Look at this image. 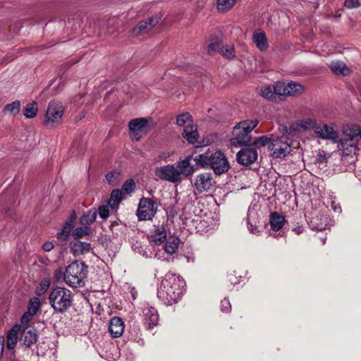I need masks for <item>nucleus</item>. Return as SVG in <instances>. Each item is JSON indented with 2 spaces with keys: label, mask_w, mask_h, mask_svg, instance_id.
I'll return each instance as SVG.
<instances>
[{
  "label": "nucleus",
  "mask_w": 361,
  "mask_h": 361,
  "mask_svg": "<svg viewBox=\"0 0 361 361\" xmlns=\"http://www.w3.org/2000/svg\"><path fill=\"white\" fill-rule=\"evenodd\" d=\"M87 275V266L83 262L74 261L66 269L63 281L71 287H82Z\"/></svg>",
  "instance_id": "obj_3"
},
{
  "label": "nucleus",
  "mask_w": 361,
  "mask_h": 361,
  "mask_svg": "<svg viewBox=\"0 0 361 361\" xmlns=\"http://www.w3.org/2000/svg\"><path fill=\"white\" fill-rule=\"evenodd\" d=\"M221 48V44L219 42H212L208 45V52L211 54L219 51L220 53Z\"/></svg>",
  "instance_id": "obj_48"
},
{
  "label": "nucleus",
  "mask_w": 361,
  "mask_h": 361,
  "mask_svg": "<svg viewBox=\"0 0 361 361\" xmlns=\"http://www.w3.org/2000/svg\"><path fill=\"white\" fill-rule=\"evenodd\" d=\"M176 123L179 126H183V137L190 144L197 142V128L193 124L192 116L188 112L183 113L177 116Z\"/></svg>",
  "instance_id": "obj_6"
},
{
  "label": "nucleus",
  "mask_w": 361,
  "mask_h": 361,
  "mask_svg": "<svg viewBox=\"0 0 361 361\" xmlns=\"http://www.w3.org/2000/svg\"><path fill=\"white\" fill-rule=\"evenodd\" d=\"M97 218V211L94 209L90 210L80 219V223L84 226H88L93 223Z\"/></svg>",
  "instance_id": "obj_37"
},
{
  "label": "nucleus",
  "mask_w": 361,
  "mask_h": 361,
  "mask_svg": "<svg viewBox=\"0 0 361 361\" xmlns=\"http://www.w3.org/2000/svg\"><path fill=\"white\" fill-rule=\"evenodd\" d=\"M54 248V245L51 242H47L43 245L44 250L49 252L51 251Z\"/></svg>",
  "instance_id": "obj_53"
},
{
  "label": "nucleus",
  "mask_w": 361,
  "mask_h": 361,
  "mask_svg": "<svg viewBox=\"0 0 361 361\" xmlns=\"http://www.w3.org/2000/svg\"><path fill=\"white\" fill-rule=\"evenodd\" d=\"M130 136L133 140L138 141L150 130L149 121L145 118L133 119L128 124Z\"/></svg>",
  "instance_id": "obj_9"
},
{
  "label": "nucleus",
  "mask_w": 361,
  "mask_h": 361,
  "mask_svg": "<svg viewBox=\"0 0 361 361\" xmlns=\"http://www.w3.org/2000/svg\"><path fill=\"white\" fill-rule=\"evenodd\" d=\"M4 343L5 340L3 336H0V358L3 355L4 349Z\"/></svg>",
  "instance_id": "obj_55"
},
{
  "label": "nucleus",
  "mask_w": 361,
  "mask_h": 361,
  "mask_svg": "<svg viewBox=\"0 0 361 361\" xmlns=\"http://www.w3.org/2000/svg\"><path fill=\"white\" fill-rule=\"evenodd\" d=\"M212 176L209 173H203L198 174L194 182L195 188L200 192L209 190L212 186Z\"/></svg>",
  "instance_id": "obj_18"
},
{
  "label": "nucleus",
  "mask_w": 361,
  "mask_h": 361,
  "mask_svg": "<svg viewBox=\"0 0 361 361\" xmlns=\"http://www.w3.org/2000/svg\"><path fill=\"white\" fill-rule=\"evenodd\" d=\"M291 140L286 136L271 137L268 148L271 156L276 158L284 157L291 151Z\"/></svg>",
  "instance_id": "obj_7"
},
{
  "label": "nucleus",
  "mask_w": 361,
  "mask_h": 361,
  "mask_svg": "<svg viewBox=\"0 0 361 361\" xmlns=\"http://www.w3.org/2000/svg\"><path fill=\"white\" fill-rule=\"evenodd\" d=\"M74 219L75 217L72 218L70 221L66 222L63 228V229L57 233L58 238L65 240L67 239L68 235H70L71 231H72L74 226Z\"/></svg>",
  "instance_id": "obj_35"
},
{
  "label": "nucleus",
  "mask_w": 361,
  "mask_h": 361,
  "mask_svg": "<svg viewBox=\"0 0 361 361\" xmlns=\"http://www.w3.org/2000/svg\"><path fill=\"white\" fill-rule=\"evenodd\" d=\"M187 259H188V262H190V258H189V257H187Z\"/></svg>",
  "instance_id": "obj_59"
},
{
  "label": "nucleus",
  "mask_w": 361,
  "mask_h": 361,
  "mask_svg": "<svg viewBox=\"0 0 361 361\" xmlns=\"http://www.w3.org/2000/svg\"><path fill=\"white\" fill-rule=\"evenodd\" d=\"M135 184L133 179L127 180L123 185L121 188L122 193L125 195L130 194L135 189Z\"/></svg>",
  "instance_id": "obj_45"
},
{
  "label": "nucleus",
  "mask_w": 361,
  "mask_h": 361,
  "mask_svg": "<svg viewBox=\"0 0 361 361\" xmlns=\"http://www.w3.org/2000/svg\"><path fill=\"white\" fill-rule=\"evenodd\" d=\"M50 286V280L49 279H44L40 282L39 285L36 288V294L38 295H42L44 294Z\"/></svg>",
  "instance_id": "obj_44"
},
{
  "label": "nucleus",
  "mask_w": 361,
  "mask_h": 361,
  "mask_svg": "<svg viewBox=\"0 0 361 361\" xmlns=\"http://www.w3.org/2000/svg\"><path fill=\"white\" fill-rule=\"evenodd\" d=\"M154 174L157 178L169 183H177L181 182L178 169L174 164L157 167L154 169Z\"/></svg>",
  "instance_id": "obj_10"
},
{
  "label": "nucleus",
  "mask_w": 361,
  "mask_h": 361,
  "mask_svg": "<svg viewBox=\"0 0 361 361\" xmlns=\"http://www.w3.org/2000/svg\"><path fill=\"white\" fill-rule=\"evenodd\" d=\"M123 198L124 195L122 192L118 189H114L111 193L108 204L111 209H116Z\"/></svg>",
  "instance_id": "obj_32"
},
{
  "label": "nucleus",
  "mask_w": 361,
  "mask_h": 361,
  "mask_svg": "<svg viewBox=\"0 0 361 361\" xmlns=\"http://www.w3.org/2000/svg\"><path fill=\"white\" fill-rule=\"evenodd\" d=\"M63 274H64V273L63 272L62 270H61V269L56 270L55 271V278H56V279L57 281H59L61 279H63Z\"/></svg>",
  "instance_id": "obj_54"
},
{
  "label": "nucleus",
  "mask_w": 361,
  "mask_h": 361,
  "mask_svg": "<svg viewBox=\"0 0 361 361\" xmlns=\"http://www.w3.org/2000/svg\"><path fill=\"white\" fill-rule=\"evenodd\" d=\"M342 132L346 137L359 140L361 136V128L358 125H346L342 128Z\"/></svg>",
  "instance_id": "obj_28"
},
{
  "label": "nucleus",
  "mask_w": 361,
  "mask_h": 361,
  "mask_svg": "<svg viewBox=\"0 0 361 361\" xmlns=\"http://www.w3.org/2000/svg\"><path fill=\"white\" fill-rule=\"evenodd\" d=\"M259 205L257 203L252 204L247 210L246 222L248 231L252 234H259L260 231L259 229Z\"/></svg>",
  "instance_id": "obj_12"
},
{
  "label": "nucleus",
  "mask_w": 361,
  "mask_h": 361,
  "mask_svg": "<svg viewBox=\"0 0 361 361\" xmlns=\"http://www.w3.org/2000/svg\"><path fill=\"white\" fill-rule=\"evenodd\" d=\"M90 233V227L87 226H81L76 228L73 235L75 238H82L85 235H87Z\"/></svg>",
  "instance_id": "obj_46"
},
{
  "label": "nucleus",
  "mask_w": 361,
  "mask_h": 361,
  "mask_svg": "<svg viewBox=\"0 0 361 361\" xmlns=\"http://www.w3.org/2000/svg\"><path fill=\"white\" fill-rule=\"evenodd\" d=\"M236 157L238 163L243 165H249L257 160V152L253 148L246 147L238 152Z\"/></svg>",
  "instance_id": "obj_17"
},
{
  "label": "nucleus",
  "mask_w": 361,
  "mask_h": 361,
  "mask_svg": "<svg viewBox=\"0 0 361 361\" xmlns=\"http://www.w3.org/2000/svg\"><path fill=\"white\" fill-rule=\"evenodd\" d=\"M125 324L120 317H114L111 319L109 324V331L112 337L118 338L124 331Z\"/></svg>",
  "instance_id": "obj_23"
},
{
  "label": "nucleus",
  "mask_w": 361,
  "mask_h": 361,
  "mask_svg": "<svg viewBox=\"0 0 361 361\" xmlns=\"http://www.w3.org/2000/svg\"><path fill=\"white\" fill-rule=\"evenodd\" d=\"M98 212H99V216L102 219H106L109 215V206L102 205V206L99 207L98 209Z\"/></svg>",
  "instance_id": "obj_47"
},
{
  "label": "nucleus",
  "mask_w": 361,
  "mask_h": 361,
  "mask_svg": "<svg viewBox=\"0 0 361 361\" xmlns=\"http://www.w3.org/2000/svg\"><path fill=\"white\" fill-rule=\"evenodd\" d=\"M159 19L160 18L158 16H153L145 20L140 21L139 24L133 28V34L138 35L147 32L159 23Z\"/></svg>",
  "instance_id": "obj_19"
},
{
  "label": "nucleus",
  "mask_w": 361,
  "mask_h": 361,
  "mask_svg": "<svg viewBox=\"0 0 361 361\" xmlns=\"http://www.w3.org/2000/svg\"><path fill=\"white\" fill-rule=\"evenodd\" d=\"M38 335L34 328L25 327L20 336V342L25 347H30L37 341Z\"/></svg>",
  "instance_id": "obj_20"
},
{
  "label": "nucleus",
  "mask_w": 361,
  "mask_h": 361,
  "mask_svg": "<svg viewBox=\"0 0 361 361\" xmlns=\"http://www.w3.org/2000/svg\"><path fill=\"white\" fill-rule=\"evenodd\" d=\"M257 124V120H247L239 123L233 128L231 145L233 147L249 145L252 138L250 133Z\"/></svg>",
  "instance_id": "obj_4"
},
{
  "label": "nucleus",
  "mask_w": 361,
  "mask_h": 361,
  "mask_svg": "<svg viewBox=\"0 0 361 361\" xmlns=\"http://www.w3.org/2000/svg\"><path fill=\"white\" fill-rule=\"evenodd\" d=\"M20 328V325L16 324L8 332L6 336V348L8 349L13 350L16 346Z\"/></svg>",
  "instance_id": "obj_26"
},
{
  "label": "nucleus",
  "mask_w": 361,
  "mask_h": 361,
  "mask_svg": "<svg viewBox=\"0 0 361 361\" xmlns=\"http://www.w3.org/2000/svg\"><path fill=\"white\" fill-rule=\"evenodd\" d=\"M295 125L296 129L298 131H307L310 130H314V131L315 132V129L317 127L318 122L315 118L309 117L298 121Z\"/></svg>",
  "instance_id": "obj_24"
},
{
  "label": "nucleus",
  "mask_w": 361,
  "mask_h": 361,
  "mask_svg": "<svg viewBox=\"0 0 361 361\" xmlns=\"http://www.w3.org/2000/svg\"><path fill=\"white\" fill-rule=\"evenodd\" d=\"M33 316L34 315H32L27 311L25 312L20 319L21 324L23 326H26L31 321Z\"/></svg>",
  "instance_id": "obj_49"
},
{
  "label": "nucleus",
  "mask_w": 361,
  "mask_h": 361,
  "mask_svg": "<svg viewBox=\"0 0 361 361\" xmlns=\"http://www.w3.org/2000/svg\"><path fill=\"white\" fill-rule=\"evenodd\" d=\"M168 230L165 225H158L154 227L149 235L150 242L155 245H161L166 240Z\"/></svg>",
  "instance_id": "obj_21"
},
{
  "label": "nucleus",
  "mask_w": 361,
  "mask_h": 361,
  "mask_svg": "<svg viewBox=\"0 0 361 361\" xmlns=\"http://www.w3.org/2000/svg\"><path fill=\"white\" fill-rule=\"evenodd\" d=\"M360 6L358 0H345V6L348 8H354Z\"/></svg>",
  "instance_id": "obj_51"
},
{
  "label": "nucleus",
  "mask_w": 361,
  "mask_h": 361,
  "mask_svg": "<svg viewBox=\"0 0 361 361\" xmlns=\"http://www.w3.org/2000/svg\"><path fill=\"white\" fill-rule=\"evenodd\" d=\"M106 178L111 185H117L121 181V173L118 171H112L106 174Z\"/></svg>",
  "instance_id": "obj_41"
},
{
  "label": "nucleus",
  "mask_w": 361,
  "mask_h": 361,
  "mask_svg": "<svg viewBox=\"0 0 361 361\" xmlns=\"http://www.w3.org/2000/svg\"><path fill=\"white\" fill-rule=\"evenodd\" d=\"M20 110V102L18 100H16L10 104H6L3 112L6 114H11L13 116L19 114Z\"/></svg>",
  "instance_id": "obj_34"
},
{
  "label": "nucleus",
  "mask_w": 361,
  "mask_h": 361,
  "mask_svg": "<svg viewBox=\"0 0 361 361\" xmlns=\"http://www.w3.org/2000/svg\"><path fill=\"white\" fill-rule=\"evenodd\" d=\"M155 257L157 259H161V256L157 252L155 254Z\"/></svg>",
  "instance_id": "obj_58"
},
{
  "label": "nucleus",
  "mask_w": 361,
  "mask_h": 361,
  "mask_svg": "<svg viewBox=\"0 0 361 361\" xmlns=\"http://www.w3.org/2000/svg\"><path fill=\"white\" fill-rule=\"evenodd\" d=\"M164 157H169V154L167 155V156H164Z\"/></svg>",
  "instance_id": "obj_60"
},
{
  "label": "nucleus",
  "mask_w": 361,
  "mask_h": 361,
  "mask_svg": "<svg viewBox=\"0 0 361 361\" xmlns=\"http://www.w3.org/2000/svg\"><path fill=\"white\" fill-rule=\"evenodd\" d=\"M187 196L190 199V200H192L193 199L196 198L195 192L191 190L188 192Z\"/></svg>",
  "instance_id": "obj_56"
},
{
  "label": "nucleus",
  "mask_w": 361,
  "mask_h": 361,
  "mask_svg": "<svg viewBox=\"0 0 361 361\" xmlns=\"http://www.w3.org/2000/svg\"><path fill=\"white\" fill-rule=\"evenodd\" d=\"M293 231L295 232V233L300 234L302 232L303 229L301 226H297L296 228H293Z\"/></svg>",
  "instance_id": "obj_57"
},
{
  "label": "nucleus",
  "mask_w": 361,
  "mask_h": 361,
  "mask_svg": "<svg viewBox=\"0 0 361 361\" xmlns=\"http://www.w3.org/2000/svg\"><path fill=\"white\" fill-rule=\"evenodd\" d=\"M157 212V206L154 201L149 198H142L140 200L137 210V216L139 220H150Z\"/></svg>",
  "instance_id": "obj_11"
},
{
  "label": "nucleus",
  "mask_w": 361,
  "mask_h": 361,
  "mask_svg": "<svg viewBox=\"0 0 361 361\" xmlns=\"http://www.w3.org/2000/svg\"><path fill=\"white\" fill-rule=\"evenodd\" d=\"M253 42L256 47L262 51H265L268 48V42L264 32H255L253 33Z\"/></svg>",
  "instance_id": "obj_31"
},
{
  "label": "nucleus",
  "mask_w": 361,
  "mask_h": 361,
  "mask_svg": "<svg viewBox=\"0 0 361 361\" xmlns=\"http://www.w3.org/2000/svg\"><path fill=\"white\" fill-rule=\"evenodd\" d=\"M220 54L226 59H233L235 56L233 45L221 46Z\"/></svg>",
  "instance_id": "obj_39"
},
{
  "label": "nucleus",
  "mask_w": 361,
  "mask_h": 361,
  "mask_svg": "<svg viewBox=\"0 0 361 361\" xmlns=\"http://www.w3.org/2000/svg\"><path fill=\"white\" fill-rule=\"evenodd\" d=\"M231 305L229 300L224 298V300L221 302V310L223 312H228L231 310Z\"/></svg>",
  "instance_id": "obj_50"
},
{
  "label": "nucleus",
  "mask_w": 361,
  "mask_h": 361,
  "mask_svg": "<svg viewBox=\"0 0 361 361\" xmlns=\"http://www.w3.org/2000/svg\"><path fill=\"white\" fill-rule=\"evenodd\" d=\"M197 165L202 168H211L216 174L226 173L229 169L228 161L221 152H216L210 155L201 154L194 158Z\"/></svg>",
  "instance_id": "obj_2"
},
{
  "label": "nucleus",
  "mask_w": 361,
  "mask_h": 361,
  "mask_svg": "<svg viewBox=\"0 0 361 361\" xmlns=\"http://www.w3.org/2000/svg\"><path fill=\"white\" fill-rule=\"evenodd\" d=\"M259 94L266 99L275 100L279 95L277 82L274 85H265L261 87Z\"/></svg>",
  "instance_id": "obj_25"
},
{
  "label": "nucleus",
  "mask_w": 361,
  "mask_h": 361,
  "mask_svg": "<svg viewBox=\"0 0 361 361\" xmlns=\"http://www.w3.org/2000/svg\"><path fill=\"white\" fill-rule=\"evenodd\" d=\"M39 305L40 301L39 298L35 297L31 298L28 304L27 312L35 315L39 310Z\"/></svg>",
  "instance_id": "obj_42"
},
{
  "label": "nucleus",
  "mask_w": 361,
  "mask_h": 361,
  "mask_svg": "<svg viewBox=\"0 0 361 361\" xmlns=\"http://www.w3.org/2000/svg\"><path fill=\"white\" fill-rule=\"evenodd\" d=\"M183 282L179 276L172 274H166L157 288V296L167 305L177 302L182 291Z\"/></svg>",
  "instance_id": "obj_1"
},
{
  "label": "nucleus",
  "mask_w": 361,
  "mask_h": 361,
  "mask_svg": "<svg viewBox=\"0 0 361 361\" xmlns=\"http://www.w3.org/2000/svg\"><path fill=\"white\" fill-rule=\"evenodd\" d=\"M329 218L326 215H317L312 218L310 226L313 230L322 231L326 228Z\"/></svg>",
  "instance_id": "obj_27"
},
{
  "label": "nucleus",
  "mask_w": 361,
  "mask_h": 361,
  "mask_svg": "<svg viewBox=\"0 0 361 361\" xmlns=\"http://www.w3.org/2000/svg\"><path fill=\"white\" fill-rule=\"evenodd\" d=\"M236 0H218L217 8L220 11H226L231 9L235 4Z\"/></svg>",
  "instance_id": "obj_40"
},
{
  "label": "nucleus",
  "mask_w": 361,
  "mask_h": 361,
  "mask_svg": "<svg viewBox=\"0 0 361 361\" xmlns=\"http://www.w3.org/2000/svg\"><path fill=\"white\" fill-rule=\"evenodd\" d=\"M71 248L75 255H79L89 252L91 250V245L89 243L76 240L71 243Z\"/></svg>",
  "instance_id": "obj_30"
},
{
  "label": "nucleus",
  "mask_w": 361,
  "mask_h": 361,
  "mask_svg": "<svg viewBox=\"0 0 361 361\" xmlns=\"http://www.w3.org/2000/svg\"><path fill=\"white\" fill-rule=\"evenodd\" d=\"M271 139L268 138L267 136H261L257 138H255L253 140L251 138V143L249 145H254L257 147H264L268 143L271 142Z\"/></svg>",
  "instance_id": "obj_43"
},
{
  "label": "nucleus",
  "mask_w": 361,
  "mask_h": 361,
  "mask_svg": "<svg viewBox=\"0 0 361 361\" xmlns=\"http://www.w3.org/2000/svg\"><path fill=\"white\" fill-rule=\"evenodd\" d=\"M64 114V107L59 101L49 102L44 116V123L47 126L59 124L61 122Z\"/></svg>",
  "instance_id": "obj_8"
},
{
  "label": "nucleus",
  "mask_w": 361,
  "mask_h": 361,
  "mask_svg": "<svg viewBox=\"0 0 361 361\" xmlns=\"http://www.w3.org/2000/svg\"><path fill=\"white\" fill-rule=\"evenodd\" d=\"M329 67L332 72L336 75H348L350 73L351 71L343 61H332Z\"/></svg>",
  "instance_id": "obj_29"
},
{
  "label": "nucleus",
  "mask_w": 361,
  "mask_h": 361,
  "mask_svg": "<svg viewBox=\"0 0 361 361\" xmlns=\"http://www.w3.org/2000/svg\"><path fill=\"white\" fill-rule=\"evenodd\" d=\"M270 226L272 230L275 231H279L285 223L284 217L277 212L271 214L269 220Z\"/></svg>",
  "instance_id": "obj_33"
},
{
  "label": "nucleus",
  "mask_w": 361,
  "mask_h": 361,
  "mask_svg": "<svg viewBox=\"0 0 361 361\" xmlns=\"http://www.w3.org/2000/svg\"><path fill=\"white\" fill-rule=\"evenodd\" d=\"M179 239L178 238H170L166 241L164 246V250L167 254L173 255L178 250Z\"/></svg>",
  "instance_id": "obj_36"
},
{
  "label": "nucleus",
  "mask_w": 361,
  "mask_h": 361,
  "mask_svg": "<svg viewBox=\"0 0 361 361\" xmlns=\"http://www.w3.org/2000/svg\"><path fill=\"white\" fill-rule=\"evenodd\" d=\"M338 150L342 152L343 155H350L355 154L358 150L359 140H354L353 138L345 137L338 140Z\"/></svg>",
  "instance_id": "obj_16"
},
{
  "label": "nucleus",
  "mask_w": 361,
  "mask_h": 361,
  "mask_svg": "<svg viewBox=\"0 0 361 361\" xmlns=\"http://www.w3.org/2000/svg\"><path fill=\"white\" fill-rule=\"evenodd\" d=\"M327 157L324 152H319L317 157V161L319 163H324L326 161Z\"/></svg>",
  "instance_id": "obj_52"
},
{
  "label": "nucleus",
  "mask_w": 361,
  "mask_h": 361,
  "mask_svg": "<svg viewBox=\"0 0 361 361\" xmlns=\"http://www.w3.org/2000/svg\"><path fill=\"white\" fill-rule=\"evenodd\" d=\"M314 133L319 138L325 140H329L333 143L338 142V133L336 131L333 127L327 125L325 123H319L315 129Z\"/></svg>",
  "instance_id": "obj_14"
},
{
  "label": "nucleus",
  "mask_w": 361,
  "mask_h": 361,
  "mask_svg": "<svg viewBox=\"0 0 361 361\" xmlns=\"http://www.w3.org/2000/svg\"><path fill=\"white\" fill-rule=\"evenodd\" d=\"M49 301L56 312H63L71 305L73 295L68 289L63 287H56L51 290Z\"/></svg>",
  "instance_id": "obj_5"
},
{
  "label": "nucleus",
  "mask_w": 361,
  "mask_h": 361,
  "mask_svg": "<svg viewBox=\"0 0 361 361\" xmlns=\"http://www.w3.org/2000/svg\"><path fill=\"white\" fill-rule=\"evenodd\" d=\"M38 111V105L36 102H33L29 103L23 110V114L27 118H33L37 116Z\"/></svg>",
  "instance_id": "obj_38"
},
{
  "label": "nucleus",
  "mask_w": 361,
  "mask_h": 361,
  "mask_svg": "<svg viewBox=\"0 0 361 361\" xmlns=\"http://www.w3.org/2000/svg\"><path fill=\"white\" fill-rule=\"evenodd\" d=\"M145 325L152 329L158 324L159 314L157 309L149 303L145 305L142 310Z\"/></svg>",
  "instance_id": "obj_15"
},
{
  "label": "nucleus",
  "mask_w": 361,
  "mask_h": 361,
  "mask_svg": "<svg viewBox=\"0 0 361 361\" xmlns=\"http://www.w3.org/2000/svg\"><path fill=\"white\" fill-rule=\"evenodd\" d=\"M277 89L280 96H298L303 93L305 87L298 82L289 81L286 83L277 82Z\"/></svg>",
  "instance_id": "obj_13"
},
{
  "label": "nucleus",
  "mask_w": 361,
  "mask_h": 361,
  "mask_svg": "<svg viewBox=\"0 0 361 361\" xmlns=\"http://www.w3.org/2000/svg\"><path fill=\"white\" fill-rule=\"evenodd\" d=\"M191 157L188 156L181 161L177 162L176 168L178 169L180 180L183 177H187L192 175L195 171V166L190 163Z\"/></svg>",
  "instance_id": "obj_22"
}]
</instances>
